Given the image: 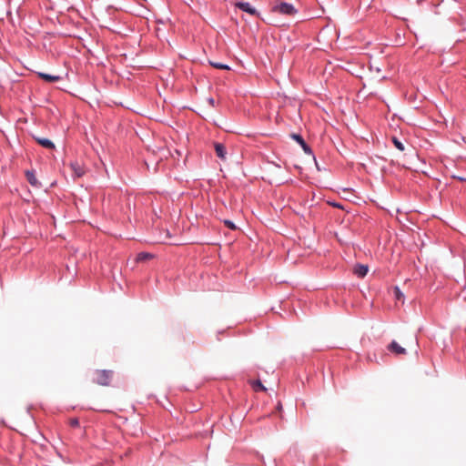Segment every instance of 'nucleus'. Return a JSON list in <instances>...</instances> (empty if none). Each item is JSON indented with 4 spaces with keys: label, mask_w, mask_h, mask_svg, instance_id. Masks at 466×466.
<instances>
[{
    "label": "nucleus",
    "mask_w": 466,
    "mask_h": 466,
    "mask_svg": "<svg viewBox=\"0 0 466 466\" xmlns=\"http://www.w3.org/2000/svg\"><path fill=\"white\" fill-rule=\"evenodd\" d=\"M225 225L230 228V229H236V226L234 225V223L230 220H225L224 221Z\"/></svg>",
    "instance_id": "nucleus-19"
},
{
    "label": "nucleus",
    "mask_w": 466,
    "mask_h": 466,
    "mask_svg": "<svg viewBox=\"0 0 466 466\" xmlns=\"http://www.w3.org/2000/svg\"><path fill=\"white\" fill-rule=\"evenodd\" d=\"M171 236L168 230H166V238L162 239L163 242H168L169 244H176L175 242L170 241Z\"/></svg>",
    "instance_id": "nucleus-17"
},
{
    "label": "nucleus",
    "mask_w": 466,
    "mask_h": 466,
    "mask_svg": "<svg viewBox=\"0 0 466 466\" xmlns=\"http://www.w3.org/2000/svg\"><path fill=\"white\" fill-rule=\"evenodd\" d=\"M215 151H216V154L217 156L221 158V159H225L226 158V148L225 147L220 144V143H217L215 144Z\"/></svg>",
    "instance_id": "nucleus-10"
},
{
    "label": "nucleus",
    "mask_w": 466,
    "mask_h": 466,
    "mask_svg": "<svg viewBox=\"0 0 466 466\" xmlns=\"http://www.w3.org/2000/svg\"><path fill=\"white\" fill-rule=\"evenodd\" d=\"M388 350L396 355H404L406 354V350L401 347L397 341L393 340L387 347Z\"/></svg>",
    "instance_id": "nucleus-4"
},
{
    "label": "nucleus",
    "mask_w": 466,
    "mask_h": 466,
    "mask_svg": "<svg viewBox=\"0 0 466 466\" xmlns=\"http://www.w3.org/2000/svg\"><path fill=\"white\" fill-rule=\"evenodd\" d=\"M291 137L296 140L299 145L304 142V139L301 137V136L298 134H292Z\"/></svg>",
    "instance_id": "nucleus-16"
},
{
    "label": "nucleus",
    "mask_w": 466,
    "mask_h": 466,
    "mask_svg": "<svg viewBox=\"0 0 466 466\" xmlns=\"http://www.w3.org/2000/svg\"><path fill=\"white\" fill-rule=\"evenodd\" d=\"M300 146L302 147L304 152L308 153V154H310L311 153V149L310 147L306 144V142L304 141L303 143L300 144Z\"/></svg>",
    "instance_id": "nucleus-18"
},
{
    "label": "nucleus",
    "mask_w": 466,
    "mask_h": 466,
    "mask_svg": "<svg viewBox=\"0 0 466 466\" xmlns=\"http://www.w3.org/2000/svg\"><path fill=\"white\" fill-rule=\"evenodd\" d=\"M333 206L336 208H340V206L339 204H333Z\"/></svg>",
    "instance_id": "nucleus-22"
},
{
    "label": "nucleus",
    "mask_w": 466,
    "mask_h": 466,
    "mask_svg": "<svg viewBox=\"0 0 466 466\" xmlns=\"http://www.w3.org/2000/svg\"><path fill=\"white\" fill-rule=\"evenodd\" d=\"M274 11L279 12L282 15H292L297 13L295 7L289 3H280L273 8Z\"/></svg>",
    "instance_id": "nucleus-2"
},
{
    "label": "nucleus",
    "mask_w": 466,
    "mask_h": 466,
    "mask_svg": "<svg viewBox=\"0 0 466 466\" xmlns=\"http://www.w3.org/2000/svg\"><path fill=\"white\" fill-rule=\"evenodd\" d=\"M25 177L27 181L33 186V187H39L40 183L35 177V172L27 170L25 171Z\"/></svg>",
    "instance_id": "nucleus-9"
},
{
    "label": "nucleus",
    "mask_w": 466,
    "mask_h": 466,
    "mask_svg": "<svg viewBox=\"0 0 466 466\" xmlns=\"http://www.w3.org/2000/svg\"><path fill=\"white\" fill-rule=\"evenodd\" d=\"M113 371L106 370H96V382L102 386H107L111 380Z\"/></svg>",
    "instance_id": "nucleus-1"
},
{
    "label": "nucleus",
    "mask_w": 466,
    "mask_h": 466,
    "mask_svg": "<svg viewBox=\"0 0 466 466\" xmlns=\"http://www.w3.org/2000/svg\"><path fill=\"white\" fill-rule=\"evenodd\" d=\"M236 6L239 8L240 10L247 12L252 15H258V11L251 6L249 3L247 2H238L236 3Z\"/></svg>",
    "instance_id": "nucleus-5"
},
{
    "label": "nucleus",
    "mask_w": 466,
    "mask_h": 466,
    "mask_svg": "<svg viewBox=\"0 0 466 466\" xmlns=\"http://www.w3.org/2000/svg\"><path fill=\"white\" fill-rule=\"evenodd\" d=\"M394 296L396 299L401 300L404 297L403 293L400 291V289L398 287H395L394 289Z\"/></svg>",
    "instance_id": "nucleus-15"
},
{
    "label": "nucleus",
    "mask_w": 466,
    "mask_h": 466,
    "mask_svg": "<svg viewBox=\"0 0 466 466\" xmlns=\"http://www.w3.org/2000/svg\"><path fill=\"white\" fill-rule=\"evenodd\" d=\"M70 425L73 427H77L79 425L78 420L77 419L70 420Z\"/></svg>",
    "instance_id": "nucleus-20"
},
{
    "label": "nucleus",
    "mask_w": 466,
    "mask_h": 466,
    "mask_svg": "<svg viewBox=\"0 0 466 466\" xmlns=\"http://www.w3.org/2000/svg\"><path fill=\"white\" fill-rule=\"evenodd\" d=\"M392 142L394 144V146L400 151H403L404 150V144L400 141L397 137H392Z\"/></svg>",
    "instance_id": "nucleus-14"
},
{
    "label": "nucleus",
    "mask_w": 466,
    "mask_h": 466,
    "mask_svg": "<svg viewBox=\"0 0 466 466\" xmlns=\"http://www.w3.org/2000/svg\"><path fill=\"white\" fill-rule=\"evenodd\" d=\"M209 103H210L211 105H214V99H213V98L209 99Z\"/></svg>",
    "instance_id": "nucleus-21"
},
{
    "label": "nucleus",
    "mask_w": 466,
    "mask_h": 466,
    "mask_svg": "<svg viewBox=\"0 0 466 466\" xmlns=\"http://www.w3.org/2000/svg\"><path fill=\"white\" fill-rule=\"evenodd\" d=\"M70 168L76 177H81L86 173V168L79 162L75 161L70 163Z\"/></svg>",
    "instance_id": "nucleus-3"
},
{
    "label": "nucleus",
    "mask_w": 466,
    "mask_h": 466,
    "mask_svg": "<svg viewBox=\"0 0 466 466\" xmlns=\"http://www.w3.org/2000/svg\"><path fill=\"white\" fill-rule=\"evenodd\" d=\"M250 384L255 391H258V390L266 391L267 390V389L263 386V384L261 383V381L259 380L251 381Z\"/></svg>",
    "instance_id": "nucleus-12"
},
{
    "label": "nucleus",
    "mask_w": 466,
    "mask_h": 466,
    "mask_svg": "<svg viewBox=\"0 0 466 466\" xmlns=\"http://www.w3.org/2000/svg\"><path fill=\"white\" fill-rule=\"evenodd\" d=\"M34 139L43 147L55 149V144L48 138L34 136Z\"/></svg>",
    "instance_id": "nucleus-6"
},
{
    "label": "nucleus",
    "mask_w": 466,
    "mask_h": 466,
    "mask_svg": "<svg viewBox=\"0 0 466 466\" xmlns=\"http://www.w3.org/2000/svg\"><path fill=\"white\" fill-rule=\"evenodd\" d=\"M369 271V268L366 265L359 264L354 267L353 272L360 278H364Z\"/></svg>",
    "instance_id": "nucleus-7"
},
{
    "label": "nucleus",
    "mask_w": 466,
    "mask_h": 466,
    "mask_svg": "<svg viewBox=\"0 0 466 466\" xmlns=\"http://www.w3.org/2000/svg\"><path fill=\"white\" fill-rule=\"evenodd\" d=\"M38 76L49 83L57 82L61 79L59 76L50 75L46 73H38Z\"/></svg>",
    "instance_id": "nucleus-8"
},
{
    "label": "nucleus",
    "mask_w": 466,
    "mask_h": 466,
    "mask_svg": "<svg viewBox=\"0 0 466 466\" xmlns=\"http://www.w3.org/2000/svg\"><path fill=\"white\" fill-rule=\"evenodd\" d=\"M210 65L218 69H224V70H229L230 67L228 65L222 64V63H216V62H210Z\"/></svg>",
    "instance_id": "nucleus-13"
},
{
    "label": "nucleus",
    "mask_w": 466,
    "mask_h": 466,
    "mask_svg": "<svg viewBox=\"0 0 466 466\" xmlns=\"http://www.w3.org/2000/svg\"><path fill=\"white\" fill-rule=\"evenodd\" d=\"M154 258V255L148 252H140L136 258V262H145Z\"/></svg>",
    "instance_id": "nucleus-11"
}]
</instances>
